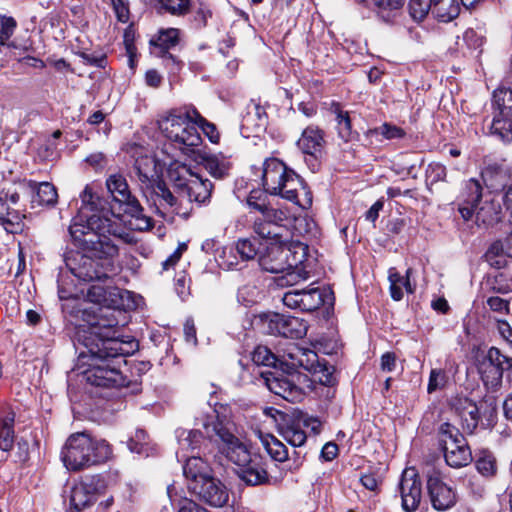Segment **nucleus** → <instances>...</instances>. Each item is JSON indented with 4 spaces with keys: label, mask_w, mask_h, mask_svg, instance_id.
<instances>
[{
    "label": "nucleus",
    "mask_w": 512,
    "mask_h": 512,
    "mask_svg": "<svg viewBox=\"0 0 512 512\" xmlns=\"http://www.w3.org/2000/svg\"><path fill=\"white\" fill-rule=\"evenodd\" d=\"M252 109L253 111H249L245 117V120L248 122L250 121L253 117H256L258 122H257V126L258 127H264L267 123V113L265 111V108L262 107L260 104H256L254 103L253 106H252Z\"/></svg>",
    "instance_id": "62"
},
{
    "label": "nucleus",
    "mask_w": 512,
    "mask_h": 512,
    "mask_svg": "<svg viewBox=\"0 0 512 512\" xmlns=\"http://www.w3.org/2000/svg\"><path fill=\"white\" fill-rule=\"evenodd\" d=\"M282 302L291 309L301 310V292L298 289L290 290L284 293Z\"/></svg>",
    "instance_id": "61"
},
{
    "label": "nucleus",
    "mask_w": 512,
    "mask_h": 512,
    "mask_svg": "<svg viewBox=\"0 0 512 512\" xmlns=\"http://www.w3.org/2000/svg\"><path fill=\"white\" fill-rule=\"evenodd\" d=\"M177 512H210L196 501L183 497L176 503Z\"/></svg>",
    "instance_id": "58"
},
{
    "label": "nucleus",
    "mask_w": 512,
    "mask_h": 512,
    "mask_svg": "<svg viewBox=\"0 0 512 512\" xmlns=\"http://www.w3.org/2000/svg\"><path fill=\"white\" fill-rule=\"evenodd\" d=\"M284 244L287 251L289 270L291 271L307 259L309 248L308 245L300 241H291Z\"/></svg>",
    "instance_id": "42"
},
{
    "label": "nucleus",
    "mask_w": 512,
    "mask_h": 512,
    "mask_svg": "<svg viewBox=\"0 0 512 512\" xmlns=\"http://www.w3.org/2000/svg\"><path fill=\"white\" fill-rule=\"evenodd\" d=\"M511 173L512 170L505 161L492 162L482 170L481 178L489 190L497 192L505 188L506 183L511 177Z\"/></svg>",
    "instance_id": "23"
},
{
    "label": "nucleus",
    "mask_w": 512,
    "mask_h": 512,
    "mask_svg": "<svg viewBox=\"0 0 512 512\" xmlns=\"http://www.w3.org/2000/svg\"><path fill=\"white\" fill-rule=\"evenodd\" d=\"M367 136L369 137H378L383 136L385 139H397L402 138L404 136V131L392 124L384 123L379 127H375L373 129H369L367 132Z\"/></svg>",
    "instance_id": "51"
},
{
    "label": "nucleus",
    "mask_w": 512,
    "mask_h": 512,
    "mask_svg": "<svg viewBox=\"0 0 512 512\" xmlns=\"http://www.w3.org/2000/svg\"><path fill=\"white\" fill-rule=\"evenodd\" d=\"M493 104L497 112L491 124V133L509 143L512 141V89L502 87L495 90Z\"/></svg>",
    "instance_id": "11"
},
{
    "label": "nucleus",
    "mask_w": 512,
    "mask_h": 512,
    "mask_svg": "<svg viewBox=\"0 0 512 512\" xmlns=\"http://www.w3.org/2000/svg\"><path fill=\"white\" fill-rule=\"evenodd\" d=\"M269 192L260 189H254L252 190L248 197H247V205L258 212L264 211L266 208H268L270 205L269 198H268Z\"/></svg>",
    "instance_id": "49"
},
{
    "label": "nucleus",
    "mask_w": 512,
    "mask_h": 512,
    "mask_svg": "<svg viewBox=\"0 0 512 512\" xmlns=\"http://www.w3.org/2000/svg\"><path fill=\"white\" fill-rule=\"evenodd\" d=\"M260 267L270 273H284L289 270L287 251L283 242L271 243L265 253L259 256Z\"/></svg>",
    "instance_id": "18"
},
{
    "label": "nucleus",
    "mask_w": 512,
    "mask_h": 512,
    "mask_svg": "<svg viewBox=\"0 0 512 512\" xmlns=\"http://www.w3.org/2000/svg\"><path fill=\"white\" fill-rule=\"evenodd\" d=\"M112 454L105 440H97L86 432L70 435L61 452L65 467L73 472L88 469L106 462Z\"/></svg>",
    "instance_id": "3"
},
{
    "label": "nucleus",
    "mask_w": 512,
    "mask_h": 512,
    "mask_svg": "<svg viewBox=\"0 0 512 512\" xmlns=\"http://www.w3.org/2000/svg\"><path fill=\"white\" fill-rule=\"evenodd\" d=\"M267 388L277 396L282 397L288 402L295 403L303 398V390L295 381L293 374H285L282 371H272L262 373Z\"/></svg>",
    "instance_id": "14"
},
{
    "label": "nucleus",
    "mask_w": 512,
    "mask_h": 512,
    "mask_svg": "<svg viewBox=\"0 0 512 512\" xmlns=\"http://www.w3.org/2000/svg\"><path fill=\"white\" fill-rule=\"evenodd\" d=\"M478 371L481 375L484 386L489 392L496 393L501 389L503 383V372L505 371L504 368L478 366Z\"/></svg>",
    "instance_id": "39"
},
{
    "label": "nucleus",
    "mask_w": 512,
    "mask_h": 512,
    "mask_svg": "<svg viewBox=\"0 0 512 512\" xmlns=\"http://www.w3.org/2000/svg\"><path fill=\"white\" fill-rule=\"evenodd\" d=\"M489 308L500 314H507L510 311V302L498 296H491L487 299Z\"/></svg>",
    "instance_id": "60"
},
{
    "label": "nucleus",
    "mask_w": 512,
    "mask_h": 512,
    "mask_svg": "<svg viewBox=\"0 0 512 512\" xmlns=\"http://www.w3.org/2000/svg\"><path fill=\"white\" fill-rule=\"evenodd\" d=\"M128 291L117 287H104L99 284L92 285L87 292L89 301L107 307L121 309L124 306L123 297Z\"/></svg>",
    "instance_id": "20"
},
{
    "label": "nucleus",
    "mask_w": 512,
    "mask_h": 512,
    "mask_svg": "<svg viewBox=\"0 0 512 512\" xmlns=\"http://www.w3.org/2000/svg\"><path fill=\"white\" fill-rule=\"evenodd\" d=\"M291 217L287 210L269 206L255 218L253 231L263 239L281 240L289 231Z\"/></svg>",
    "instance_id": "10"
},
{
    "label": "nucleus",
    "mask_w": 512,
    "mask_h": 512,
    "mask_svg": "<svg viewBox=\"0 0 512 512\" xmlns=\"http://www.w3.org/2000/svg\"><path fill=\"white\" fill-rule=\"evenodd\" d=\"M445 383L446 373L442 369H432L427 386L428 393H432L437 389L444 387Z\"/></svg>",
    "instance_id": "57"
},
{
    "label": "nucleus",
    "mask_w": 512,
    "mask_h": 512,
    "mask_svg": "<svg viewBox=\"0 0 512 512\" xmlns=\"http://www.w3.org/2000/svg\"><path fill=\"white\" fill-rule=\"evenodd\" d=\"M196 499L214 508H221L229 501L227 486L214 474L188 490Z\"/></svg>",
    "instance_id": "13"
},
{
    "label": "nucleus",
    "mask_w": 512,
    "mask_h": 512,
    "mask_svg": "<svg viewBox=\"0 0 512 512\" xmlns=\"http://www.w3.org/2000/svg\"><path fill=\"white\" fill-rule=\"evenodd\" d=\"M252 360L256 365L277 367L278 359L266 346H257L252 353Z\"/></svg>",
    "instance_id": "50"
},
{
    "label": "nucleus",
    "mask_w": 512,
    "mask_h": 512,
    "mask_svg": "<svg viewBox=\"0 0 512 512\" xmlns=\"http://www.w3.org/2000/svg\"><path fill=\"white\" fill-rule=\"evenodd\" d=\"M256 319L262 332L269 335L300 339L306 335L308 330L303 319L290 315L267 312L259 314Z\"/></svg>",
    "instance_id": "8"
},
{
    "label": "nucleus",
    "mask_w": 512,
    "mask_h": 512,
    "mask_svg": "<svg viewBox=\"0 0 512 512\" xmlns=\"http://www.w3.org/2000/svg\"><path fill=\"white\" fill-rule=\"evenodd\" d=\"M28 187L34 193L32 204L40 206H54L57 203L58 194L55 186L49 182L37 183L33 180L27 182Z\"/></svg>",
    "instance_id": "32"
},
{
    "label": "nucleus",
    "mask_w": 512,
    "mask_h": 512,
    "mask_svg": "<svg viewBox=\"0 0 512 512\" xmlns=\"http://www.w3.org/2000/svg\"><path fill=\"white\" fill-rule=\"evenodd\" d=\"M301 311L312 312L320 306L330 303L333 304L334 294L330 289H320L318 287L310 289H301Z\"/></svg>",
    "instance_id": "28"
},
{
    "label": "nucleus",
    "mask_w": 512,
    "mask_h": 512,
    "mask_svg": "<svg viewBox=\"0 0 512 512\" xmlns=\"http://www.w3.org/2000/svg\"><path fill=\"white\" fill-rule=\"evenodd\" d=\"M77 339L84 347L79 352L78 362L80 365H87V369L82 372L87 383L102 388L128 385L122 372L110 364L128 353L123 348V342L116 338L101 337L94 327L89 332L78 333Z\"/></svg>",
    "instance_id": "2"
},
{
    "label": "nucleus",
    "mask_w": 512,
    "mask_h": 512,
    "mask_svg": "<svg viewBox=\"0 0 512 512\" xmlns=\"http://www.w3.org/2000/svg\"><path fill=\"white\" fill-rule=\"evenodd\" d=\"M256 239L243 238L236 243V250L243 260H251L258 254L259 247Z\"/></svg>",
    "instance_id": "53"
},
{
    "label": "nucleus",
    "mask_w": 512,
    "mask_h": 512,
    "mask_svg": "<svg viewBox=\"0 0 512 512\" xmlns=\"http://www.w3.org/2000/svg\"><path fill=\"white\" fill-rule=\"evenodd\" d=\"M456 411L461 420L463 430L472 434L480 421V407L469 398H459L456 402Z\"/></svg>",
    "instance_id": "26"
},
{
    "label": "nucleus",
    "mask_w": 512,
    "mask_h": 512,
    "mask_svg": "<svg viewBox=\"0 0 512 512\" xmlns=\"http://www.w3.org/2000/svg\"><path fill=\"white\" fill-rule=\"evenodd\" d=\"M213 12L210 6L200 1L194 11V22L198 29H203L208 24V19L212 18Z\"/></svg>",
    "instance_id": "55"
},
{
    "label": "nucleus",
    "mask_w": 512,
    "mask_h": 512,
    "mask_svg": "<svg viewBox=\"0 0 512 512\" xmlns=\"http://www.w3.org/2000/svg\"><path fill=\"white\" fill-rule=\"evenodd\" d=\"M262 444L269 456L278 462H284L288 459L287 447L275 436L268 434L262 438Z\"/></svg>",
    "instance_id": "43"
},
{
    "label": "nucleus",
    "mask_w": 512,
    "mask_h": 512,
    "mask_svg": "<svg viewBox=\"0 0 512 512\" xmlns=\"http://www.w3.org/2000/svg\"><path fill=\"white\" fill-rule=\"evenodd\" d=\"M475 466L477 471L484 477H493L497 471L496 459L487 450H483L477 455Z\"/></svg>",
    "instance_id": "46"
},
{
    "label": "nucleus",
    "mask_w": 512,
    "mask_h": 512,
    "mask_svg": "<svg viewBox=\"0 0 512 512\" xmlns=\"http://www.w3.org/2000/svg\"><path fill=\"white\" fill-rule=\"evenodd\" d=\"M296 415L303 427L310 428L314 434L320 433L322 424L317 418L311 417L303 412H299Z\"/></svg>",
    "instance_id": "64"
},
{
    "label": "nucleus",
    "mask_w": 512,
    "mask_h": 512,
    "mask_svg": "<svg viewBox=\"0 0 512 512\" xmlns=\"http://www.w3.org/2000/svg\"><path fill=\"white\" fill-rule=\"evenodd\" d=\"M176 437L181 451H201V446L204 442V436L201 431L179 428L176 430Z\"/></svg>",
    "instance_id": "35"
},
{
    "label": "nucleus",
    "mask_w": 512,
    "mask_h": 512,
    "mask_svg": "<svg viewBox=\"0 0 512 512\" xmlns=\"http://www.w3.org/2000/svg\"><path fill=\"white\" fill-rule=\"evenodd\" d=\"M300 356H293L291 358L294 360L292 363L293 366L302 367L307 371L317 372V366H320L318 362V355L312 350H299Z\"/></svg>",
    "instance_id": "47"
},
{
    "label": "nucleus",
    "mask_w": 512,
    "mask_h": 512,
    "mask_svg": "<svg viewBox=\"0 0 512 512\" xmlns=\"http://www.w3.org/2000/svg\"><path fill=\"white\" fill-rule=\"evenodd\" d=\"M482 186L479 180L469 179L461 194L459 212L466 221L475 217L478 226H490L500 221L501 208L491 201L481 202Z\"/></svg>",
    "instance_id": "4"
},
{
    "label": "nucleus",
    "mask_w": 512,
    "mask_h": 512,
    "mask_svg": "<svg viewBox=\"0 0 512 512\" xmlns=\"http://www.w3.org/2000/svg\"><path fill=\"white\" fill-rule=\"evenodd\" d=\"M17 26L16 20L13 17L0 15V44L5 45L6 42L13 35Z\"/></svg>",
    "instance_id": "56"
},
{
    "label": "nucleus",
    "mask_w": 512,
    "mask_h": 512,
    "mask_svg": "<svg viewBox=\"0 0 512 512\" xmlns=\"http://www.w3.org/2000/svg\"><path fill=\"white\" fill-rule=\"evenodd\" d=\"M79 484L82 485L87 491H89V493L92 494L96 499L99 494L104 493L107 487L105 478L100 474L87 475Z\"/></svg>",
    "instance_id": "48"
},
{
    "label": "nucleus",
    "mask_w": 512,
    "mask_h": 512,
    "mask_svg": "<svg viewBox=\"0 0 512 512\" xmlns=\"http://www.w3.org/2000/svg\"><path fill=\"white\" fill-rule=\"evenodd\" d=\"M416 470L413 467L407 468L403 471L399 483V489L402 498V508L406 512L416 511Z\"/></svg>",
    "instance_id": "29"
},
{
    "label": "nucleus",
    "mask_w": 512,
    "mask_h": 512,
    "mask_svg": "<svg viewBox=\"0 0 512 512\" xmlns=\"http://www.w3.org/2000/svg\"><path fill=\"white\" fill-rule=\"evenodd\" d=\"M142 191L147 198V201L152 203L158 211L161 209L173 208L177 204V198L171 192L162 177L144 188Z\"/></svg>",
    "instance_id": "21"
},
{
    "label": "nucleus",
    "mask_w": 512,
    "mask_h": 512,
    "mask_svg": "<svg viewBox=\"0 0 512 512\" xmlns=\"http://www.w3.org/2000/svg\"><path fill=\"white\" fill-rule=\"evenodd\" d=\"M155 8L158 13H169L181 17L191 11V0H157Z\"/></svg>",
    "instance_id": "41"
},
{
    "label": "nucleus",
    "mask_w": 512,
    "mask_h": 512,
    "mask_svg": "<svg viewBox=\"0 0 512 512\" xmlns=\"http://www.w3.org/2000/svg\"><path fill=\"white\" fill-rule=\"evenodd\" d=\"M439 442L448 466L462 468L472 462L470 446L464 435L454 425L448 422L440 425Z\"/></svg>",
    "instance_id": "6"
},
{
    "label": "nucleus",
    "mask_w": 512,
    "mask_h": 512,
    "mask_svg": "<svg viewBox=\"0 0 512 512\" xmlns=\"http://www.w3.org/2000/svg\"><path fill=\"white\" fill-rule=\"evenodd\" d=\"M202 165L206 169V171L216 179L225 178L230 170V163L223 156H204L202 158Z\"/></svg>",
    "instance_id": "37"
},
{
    "label": "nucleus",
    "mask_w": 512,
    "mask_h": 512,
    "mask_svg": "<svg viewBox=\"0 0 512 512\" xmlns=\"http://www.w3.org/2000/svg\"><path fill=\"white\" fill-rule=\"evenodd\" d=\"M279 187L280 189H276V195H280L282 198L300 206H302V204L299 200V193L302 192L304 194H310L306 190V185L303 179L292 169H290L285 175Z\"/></svg>",
    "instance_id": "27"
},
{
    "label": "nucleus",
    "mask_w": 512,
    "mask_h": 512,
    "mask_svg": "<svg viewBox=\"0 0 512 512\" xmlns=\"http://www.w3.org/2000/svg\"><path fill=\"white\" fill-rule=\"evenodd\" d=\"M96 498L89 493L82 485L74 486L70 496V509L68 512H81L82 509L90 507L96 502Z\"/></svg>",
    "instance_id": "40"
},
{
    "label": "nucleus",
    "mask_w": 512,
    "mask_h": 512,
    "mask_svg": "<svg viewBox=\"0 0 512 512\" xmlns=\"http://www.w3.org/2000/svg\"><path fill=\"white\" fill-rule=\"evenodd\" d=\"M445 176V168L440 163H431L426 170V183L427 185L433 184L442 180Z\"/></svg>",
    "instance_id": "59"
},
{
    "label": "nucleus",
    "mask_w": 512,
    "mask_h": 512,
    "mask_svg": "<svg viewBox=\"0 0 512 512\" xmlns=\"http://www.w3.org/2000/svg\"><path fill=\"white\" fill-rule=\"evenodd\" d=\"M213 189L214 185L209 179H204L201 175L194 173L185 194L190 201L206 204L210 201Z\"/></svg>",
    "instance_id": "30"
},
{
    "label": "nucleus",
    "mask_w": 512,
    "mask_h": 512,
    "mask_svg": "<svg viewBox=\"0 0 512 512\" xmlns=\"http://www.w3.org/2000/svg\"><path fill=\"white\" fill-rule=\"evenodd\" d=\"M135 35L136 30L133 24L128 25V27L124 30L123 34V43L126 49L127 54H133L134 51H137L135 46Z\"/></svg>",
    "instance_id": "63"
},
{
    "label": "nucleus",
    "mask_w": 512,
    "mask_h": 512,
    "mask_svg": "<svg viewBox=\"0 0 512 512\" xmlns=\"http://www.w3.org/2000/svg\"><path fill=\"white\" fill-rule=\"evenodd\" d=\"M412 269L409 268L407 270V273H406V279H404L403 277H401L398 273H390L389 275V280H390V292H391V297L396 300V301H399L402 299L403 297V292H402V286L405 287L406 291L408 293H412L413 292V289H412V286H411V283L409 281V277L410 275L412 274Z\"/></svg>",
    "instance_id": "44"
},
{
    "label": "nucleus",
    "mask_w": 512,
    "mask_h": 512,
    "mask_svg": "<svg viewBox=\"0 0 512 512\" xmlns=\"http://www.w3.org/2000/svg\"><path fill=\"white\" fill-rule=\"evenodd\" d=\"M192 113L195 116V123L200 124L202 131L209 138L212 143H218L220 140V134L215 124L208 122L204 119L196 109H192Z\"/></svg>",
    "instance_id": "54"
},
{
    "label": "nucleus",
    "mask_w": 512,
    "mask_h": 512,
    "mask_svg": "<svg viewBox=\"0 0 512 512\" xmlns=\"http://www.w3.org/2000/svg\"><path fill=\"white\" fill-rule=\"evenodd\" d=\"M134 170L143 190L162 177L161 169L154 157L141 156L135 160Z\"/></svg>",
    "instance_id": "25"
},
{
    "label": "nucleus",
    "mask_w": 512,
    "mask_h": 512,
    "mask_svg": "<svg viewBox=\"0 0 512 512\" xmlns=\"http://www.w3.org/2000/svg\"><path fill=\"white\" fill-rule=\"evenodd\" d=\"M238 477L247 485L258 486L270 484L271 477L266 468V462L259 454L237 470Z\"/></svg>",
    "instance_id": "19"
},
{
    "label": "nucleus",
    "mask_w": 512,
    "mask_h": 512,
    "mask_svg": "<svg viewBox=\"0 0 512 512\" xmlns=\"http://www.w3.org/2000/svg\"><path fill=\"white\" fill-rule=\"evenodd\" d=\"M325 144L324 131L316 125L306 127L297 141L298 148L314 162L322 158Z\"/></svg>",
    "instance_id": "17"
},
{
    "label": "nucleus",
    "mask_w": 512,
    "mask_h": 512,
    "mask_svg": "<svg viewBox=\"0 0 512 512\" xmlns=\"http://www.w3.org/2000/svg\"><path fill=\"white\" fill-rule=\"evenodd\" d=\"M80 199V221L69 226V234L83 253L67 256L65 263L79 280L105 282L117 274V241L129 242L130 235L108 216L106 201L95 195L89 185L81 192Z\"/></svg>",
    "instance_id": "1"
},
{
    "label": "nucleus",
    "mask_w": 512,
    "mask_h": 512,
    "mask_svg": "<svg viewBox=\"0 0 512 512\" xmlns=\"http://www.w3.org/2000/svg\"><path fill=\"white\" fill-rule=\"evenodd\" d=\"M289 170L290 168L277 158L266 159L263 163V188L266 189L270 195L276 196V189H280L279 185Z\"/></svg>",
    "instance_id": "22"
},
{
    "label": "nucleus",
    "mask_w": 512,
    "mask_h": 512,
    "mask_svg": "<svg viewBox=\"0 0 512 512\" xmlns=\"http://www.w3.org/2000/svg\"><path fill=\"white\" fill-rule=\"evenodd\" d=\"M189 111L173 110L159 123L162 133L185 154L194 152L202 143L201 135Z\"/></svg>",
    "instance_id": "5"
},
{
    "label": "nucleus",
    "mask_w": 512,
    "mask_h": 512,
    "mask_svg": "<svg viewBox=\"0 0 512 512\" xmlns=\"http://www.w3.org/2000/svg\"><path fill=\"white\" fill-rule=\"evenodd\" d=\"M478 366L510 370L512 369V357H507L503 355L498 348L491 347L487 353L478 360Z\"/></svg>",
    "instance_id": "38"
},
{
    "label": "nucleus",
    "mask_w": 512,
    "mask_h": 512,
    "mask_svg": "<svg viewBox=\"0 0 512 512\" xmlns=\"http://www.w3.org/2000/svg\"><path fill=\"white\" fill-rule=\"evenodd\" d=\"M486 261L497 268L505 265L504 247L501 241H496L490 245L485 253Z\"/></svg>",
    "instance_id": "52"
},
{
    "label": "nucleus",
    "mask_w": 512,
    "mask_h": 512,
    "mask_svg": "<svg viewBox=\"0 0 512 512\" xmlns=\"http://www.w3.org/2000/svg\"><path fill=\"white\" fill-rule=\"evenodd\" d=\"M14 423H15V413L13 411H9L0 420V449L2 451L8 452V451H11L14 447V442H15Z\"/></svg>",
    "instance_id": "36"
},
{
    "label": "nucleus",
    "mask_w": 512,
    "mask_h": 512,
    "mask_svg": "<svg viewBox=\"0 0 512 512\" xmlns=\"http://www.w3.org/2000/svg\"><path fill=\"white\" fill-rule=\"evenodd\" d=\"M301 421L295 414L293 418L281 427V436L293 447H300L306 443L307 435L303 430Z\"/></svg>",
    "instance_id": "33"
},
{
    "label": "nucleus",
    "mask_w": 512,
    "mask_h": 512,
    "mask_svg": "<svg viewBox=\"0 0 512 512\" xmlns=\"http://www.w3.org/2000/svg\"><path fill=\"white\" fill-rule=\"evenodd\" d=\"M429 13L440 22L448 23L460 14L457 0H418V15L422 17Z\"/></svg>",
    "instance_id": "16"
},
{
    "label": "nucleus",
    "mask_w": 512,
    "mask_h": 512,
    "mask_svg": "<svg viewBox=\"0 0 512 512\" xmlns=\"http://www.w3.org/2000/svg\"><path fill=\"white\" fill-rule=\"evenodd\" d=\"M378 16L386 23L392 22L395 11L402 8L405 0H372Z\"/></svg>",
    "instance_id": "45"
},
{
    "label": "nucleus",
    "mask_w": 512,
    "mask_h": 512,
    "mask_svg": "<svg viewBox=\"0 0 512 512\" xmlns=\"http://www.w3.org/2000/svg\"><path fill=\"white\" fill-rule=\"evenodd\" d=\"M193 175L194 172L191 168L180 162L171 163L167 169V176L170 182L173 183L175 188L184 193Z\"/></svg>",
    "instance_id": "34"
},
{
    "label": "nucleus",
    "mask_w": 512,
    "mask_h": 512,
    "mask_svg": "<svg viewBox=\"0 0 512 512\" xmlns=\"http://www.w3.org/2000/svg\"><path fill=\"white\" fill-rule=\"evenodd\" d=\"M212 474H214L213 469L202 457L192 455L184 460L183 475L187 481L188 490Z\"/></svg>",
    "instance_id": "24"
},
{
    "label": "nucleus",
    "mask_w": 512,
    "mask_h": 512,
    "mask_svg": "<svg viewBox=\"0 0 512 512\" xmlns=\"http://www.w3.org/2000/svg\"><path fill=\"white\" fill-rule=\"evenodd\" d=\"M427 491L433 508L446 511L456 504V493L442 479L439 471L432 470L427 474Z\"/></svg>",
    "instance_id": "15"
},
{
    "label": "nucleus",
    "mask_w": 512,
    "mask_h": 512,
    "mask_svg": "<svg viewBox=\"0 0 512 512\" xmlns=\"http://www.w3.org/2000/svg\"><path fill=\"white\" fill-rule=\"evenodd\" d=\"M25 215L20 209V194L17 190L0 191V226L7 233L19 234L24 229Z\"/></svg>",
    "instance_id": "12"
},
{
    "label": "nucleus",
    "mask_w": 512,
    "mask_h": 512,
    "mask_svg": "<svg viewBox=\"0 0 512 512\" xmlns=\"http://www.w3.org/2000/svg\"><path fill=\"white\" fill-rule=\"evenodd\" d=\"M106 186L113 200L126 206L125 213L130 214L141 223L137 225L139 230L152 227V219L143 215V207L138 199L132 195L125 177L121 174L110 175L106 180Z\"/></svg>",
    "instance_id": "9"
},
{
    "label": "nucleus",
    "mask_w": 512,
    "mask_h": 512,
    "mask_svg": "<svg viewBox=\"0 0 512 512\" xmlns=\"http://www.w3.org/2000/svg\"><path fill=\"white\" fill-rule=\"evenodd\" d=\"M179 29L167 28L159 30L156 37L150 39V45L159 49L161 57H167L173 62L176 61L175 57L169 53V50L175 47L179 42Z\"/></svg>",
    "instance_id": "31"
},
{
    "label": "nucleus",
    "mask_w": 512,
    "mask_h": 512,
    "mask_svg": "<svg viewBox=\"0 0 512 512\" xmlns=\"http://www.w3.org/2000/svg\"><path fill=\"white\" fill-rule=\"evenodd\" d=\"M204 430L209 440L218 444L222 452L238 468H242L254 458V454H251L247 447L221 422L204 424Z\"/></svg>",
    "instance_id": "7"
}]
</instances>
